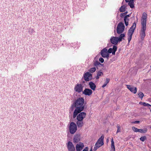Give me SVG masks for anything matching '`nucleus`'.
<instances>
[{
	"instance_id": "f257e3e1",
	"label": "nucleus",
	"mask_w": 151,
	"mask_h": 151,
	"mask_svg": "<svg viewBox=\"0 0 151 151\" xmlns=\"http://www.w3.org/2000/svg\"><path fill=\"white\" fill-rule=\"evenodd\" d=\"M84 99L82 97H80L76 100L71 105L70 109L73 111L75 108L73 113V117L75 118L78 113L83 111L84 109Z\"/></svg>"
},
{
	"instance_id": "f03ea898",
	"label": "nucleus",
	"mask_w": 151,
	"mask_h": 151,
	"mask_svg": "<svg viewBox=\"0 0 151 151\" xmlns=\"http://www.w3.org/2000/svg\"><path fill=\"white\" fill-rule=\"evenodd\" d=\"M147 18V14L145 12H144L141 19V27L139 32V34L141 38L143 40L145 36V31L146 30V23Z\"/></svg>"
},
{
	"instance_id": "7ed1b4c3",
	"label": "nucleus",
	"mask_w": 151,
	"mask_h": 151,
	"mask_svg": "<svg viewBox=\"0 0 151 151\" xmlns=\"http://www.w3.org/2000/svg\"><path fill=\"white\" fill-rule=\"evenodd\" d=\"M104 137V136L102 135L101 136V137L99 139L95 145L93 149L94 151H96L98 148L103 145Z\"/></svg>"
},
{
	"instance_id": "20e7f679",
	"label": "nucleus",
	"mask_w": 151,
	"mask_h": 151,
	"mask_svg": "<svg viewBox=\"0 0 151 151\" xmlns=\"http://www.w3.org/2000/svg\"><path fill=\"white\" fill-rule=\"evenodd\" d=\"M136 24L135 23H133L132 26L130 27L128 33V39L129 42L131 40L132 36L136 28Z\"/></svg>"
},
{
	"instance_id": "39448f33",
	"label": "nucleus",
	"mask_w": 151,
	"mask_h": 151,
	"mask_svg": "<svg viewBox=\"0 0 151 151\" xmlns=\"http://www.w3.org/2000/svg\"><path fill=\"white\" fill-rule=\"evenodd\" d=\"M77 129V126L76 124L74 122H71L70 123L69 126V131L71 134H74Z\"/></svg>"
},
{
	"instance_id": "423d86ee",
	"label": "nucleus",
	"mask_w": 151,
	"mask_h": 151,
	"mask_svg": "<svg viewBox=\"0 0 151 151\" xmlns=\"http://www.w3.org/2000/svg\"><path fill=\"white\" fill-rule=\"evenodd\" d=\"M124 26L122 22H120L118 25L116 29L117 32L118 34L122 33L124 31Z\"/></svg>"
},
{
	"instance_id": "0eeeda50",
	"label": "nucleus",
	"mask_w": 151,
	"mask_h": 151,
	"mask_svg": "<svg viewBox=\"0 0 151 151\" xmlns=\"http://www.w3.org/2000/svg\"><path fill=\"white\" fill-rule=\"evenodd\" d=\"M83 86L81 84L77 83L75 86L74 90L78 93H80L83 90Z\"/></svg>"
},
{
	"instance_id": "6e6552de",
	"label": "nucleus",
	"mask_w": 151,
	"mask_h": 151,
	"mask_svg": "<svg viewBox=\"0 0 151 151\" xmlns=\"http://www.w3.org/2000/svg\"><path fill=\"white\" fill-rule=\"evenodd\" d=\"M101 54L102 56L104 58H108L109 57V54L108 52L107 49L106 48L102 50L101 52Z\"/></svg>"
},
{
	"instance_id": "1a4fd4ad",
	"label": "nucleus",
	"mask_w": 151,
	"mask_h": 151,
	"mask_svg": "<svg viewBox=\"0 0 151 151\" xmlns=\"http://www.w3.org/2000/svg\"><path fill=\"white\" fill-rule=\"evenodd\" d=\"M83 78L86 81H89L92 78V74L88 72H87L84 74Z\"/></svg>"
},
{
	"instance_id": "9d476101",
	"label": "nucleus",
	"mask_w": 151,
	"mask_h": 151,
	"mask_svg": "<svg viewBox=\"0 0 151 151\" xmlns=\"http://www.w3.org/2000/svg\"><path fill=\"white\" fill-rule=\"evenodd\" d=\"M86 114L84 112L80 113L77 115L76 117L77 120H83V119L85 118L86 116Z\"/></svg>"
},
{
	"instance_id": "9b49d317",
	"label": "nucleus",
	"mask_w": 151,
	"mask_h": 151,
	"mask_svg": "<svg viewBox=\"0 0 151 151\" xmlns=\"http://www.w3.org/2000/svg\"><path fill=\"white\" fill-rule=\"evenodd\" d=\"M67 146L69 151H75V147L71 142L69 141L68 142Z\"/></svg>"
},
{
	"instance_id": "f8f14e48",
	"label": "nucleus",
	"mask_w": 151,
	"mask_h": 151,
	"mask_svg": "<svg viewBox=\"0 0 151 151\" xmlns=\"http://www.w3.org/2000/svg\"><path fill=\"white\" fill-rule=\"evenodd\" d=\"M127 88L132 92L135 94L137 91V88L133 86L129 85H127Z\"/></svg>"
},
{
	"instance_id": "ddd939ff",
	"label": "nucleus",
	"mask_w": 151,
	"mask_h": 151,
	"mask_svg": "<svg viewBox=\"0 0 151 151\" xmlns=\"http://www.w3.org/2000/svg\"><path fill=\"white\" fill-rule=\"evenodd\" d=\"M92 93V91L91 89L88 88H85L83 91V93L85 95L90 96Z\"/></svg>"
},
{
	"instance_id": "4468645a",
	"label": "nucleus",
	"mask_w": 151,
	"mask_h": 151,
	"mask_svg": "<svg viewBox=\"0 0 151 151\" xmlns=\"http://www.w3.org/2000/svg\"><path fill=\"white\" fill-rule=\"evenodd\" d=\"M84 145L83 143L79 142L78 144L76 146V149L77 151H81L83 148Z\"/></svg>"
},
{
	"instance_id": "2eb2a0df",
	"label": "nucleus",
	"mask_w": 151,
	"mask_h": 151,
	"mask_svg": "<svg viewBox=\"0 0 151 151\" xmlns=\"http://www.w3.org/2000/svg\"><path fill=\"white\" fill-rule=\"evenodd\" d=\"M117 47L115 45H114L112 48H110L108 50V53H112L113 55H115V52L117 50Z\"/></svg>"
},
{
	"instance_id": "dca6fc26",
	"label": "nucleus",
	"mask_w": 151,
	"mask_h": 151,
	"mask_svg": "<svg viewBox=\"0 0 151 151\" xmlns=\"http://www.w3.org/2000/svg\"><path fill=\"white\" fill-rule=\"evenodd\" d=\"M111 42L114 45L116 44L119 41L118 37H112L110 39Z\"/></svg>"
},
{
	"instance_id": "f3484780",
	"label": "nucleus",
	"mask_w": 151,
	"mask_h": 151,
	"mask_svg": "<svg viewBox=\"0 0 151 151\" xmlns=\"http://www.w3.org/2000/svg\"><path fill=\"white\" fill-rule=\"evenodd\" d=\"M80 135L79 134H76L73 139L74 142L76 143L78 142L80 140Z\"/></svg>"
},
{
	"instance_id": "a211bd4d",
	"label": "nucleus",
	"mask_w": 151,
	"mask_h": 151,
	"mask_svg": "<svg viewBox=\"0 0 151 151\" xmlns=\"http://www.w3.org/2000/svg\"><path fill=\"white\" fill-rule=\"evenodd\" d=\"M76 123L78 127H82L84 124L83 120H77Z\"/></svg>"
},
{
	"instance_id": "6ab92c4d",
	"label": "nucleus",
	"mask_w": 151,
	"mask_h": 151,
	"mask_svg": "<svg viewBox=\"0 0 151 151\" xmlns=\"http://www.w3.org/2000/svg\"><path fill=\"white\" fill-rule=\"evenodd\" d=\"M89 85L90 88L92 90L94 91L95 89L96 86L95 84L92 82H90L89 83Z\"/></svg>"
},
{
	"instance_id": "aec40b11",
	"label": "nucleus",
	"mask_w": 151,
	"mask_h": 151,
	"mask_svg": "<svg viewBox=\"0 0 151 151\" xmlns=\"http://www.w3.org/2000/svg\"><path fill=\"white\" fill-rule=\"evenodd\" d=\"M111 149L113 150L112 151H115V148L114 145V142L113 140V138L111 139Z\"/></svg>"
},
{
	"instance_id": "412c9836",
	"label": "nucleus",
	"mask_w": 151,
	"mask_h": 151,
	"mask_svg": "<svg viewBox=\"0 0 151 151\" xmlns=\"http://www.w3.org/2000/svg\"><path fill=\"white\" fill-rule=\"evenodd\" d=\"M128 4L130 6V7L131 8H133L134 7V1H129V2Z\"/></svg>"
},
{
	"instance_id": "4be33fe9",
	"label": "nucleus",
	"mask_w": 151,
	"mask_h": 151,
	"mask_svg": "<svg viewBox=\"0 0 151 151\" xmlns=\"http://www.w3.org/2000/svg\"><path fill=\"white\" fill-rule=\"evenodd\" d=\"M147 131V128H145L144 129H139L138 132H139L141 133H145Z\"/></svg>"
},
{
	"instance_id": "5701e85b",
	"label": "nucleus",
	"mask_w": 151,
	"mask_h": 151,
	"mask_svg": "<svg viewBox=\"0 0 151 151\" xmlns=\"http://www.w3.org/2000/svg\"><path fill=\"white\" fill-rule=\"evenodd\" d=\"M125 37V35L124 34H121L119 36V37H118L119 41V42L122 41L123 38Z\"/></svg>"
},
{
	"instance_id": "b1692460",
	"label": "nucleus",
	"mask_w": 151,
	"mask_h": 151,
	"mask_svg": "<svg viewBox=\"0 0 151 151\" xmlns=\"http://www.w3.org/2000/svg\"><path fill=\"white\" fill-rule=\"evenodd\" d=\"M124 20L125 25L126 26H127L128 24V18H127L126 17H124Z\"/></svg>"
},
{
	"instance_id": "393cba45",
	"label": "nucleus",
	"mask_w": 151,
	"mask_h": 151,
	"mask_svg": "<svg viewBox=\"0 0 151 151\" xmlns=\"http://www.w3.org/2000/svg\"><path fill=\"white\" fill-rule=\"evenodd\" d=\"M110 80L109 78H106V81L104 84L102 86V87L103 88L105 87L107 84L109 83V82Z\"/></svg>"
},
{
	"instance_id": "a878e982",
	"label": "nucleus",
	"mask_w": 151,
	"mask_h": 151,
	"mask_svg": "<svg viewBox=\"0 0 151 151\" xmlns=\"http://www.w3.org/2000/svg\"><path fill=\"white\" fill-rule=\"evenodd\" d=\"M126 6L125 5H123L121 7L120 9V11L121 12H123L125 11Z\"/></svg>"
},
{
	"instance_id": "bb28decb",
	"label": "nucleus",
	"mask_w": 151,
	"mask_h": 151,
	"mask_svg": "<svg viewBox=\"0 0 151 151\" xmlns=\"http://www.w3.org/2000/svg\"><path fill=\"white\" fill-rule=\"evenodd\" d=\"M139 104H140L144 106H150V104H148V103H146L145 102H139Z\"/></svg>"
},
{
	"instance_id": "cd10ccee",
	"label": "nucleus",
	"mask_w": 151,
	"mask_h": 151,
	"mask_svg": "<svg viewBox=\"0 0 151 151\" xmlns=\"http://www.w3.org/2000/svg\"><path fill=\"white\" fill-rule=\"evenodd\" d=\"M103 73L101 71L98 72L97 73V76L96 77L97 79H98L99 77L103 75Z\"/></svg>"
},
{
	"instance_id": "c85d7f7f",
	"label": "nucleus",
	"mask_w": 151,
	"mask_h": 151,
	"mask_svg": "<svg viewBox=\"0 0 151 151\" xmlns=\"http://www.w3.org/2000/svg\"><path fill=\"white\" fill-rule=\"evenodd\" d=\"M96 69L95 67H93L91 68L89 70V71L90 72L93 73L95 72L96 70Z\"/></svg>"
},
{
	"instance_id": "c756f323",
	"label": "nucleus",
	"mask_w": 151,
	"mask_h": 151,
	"mask_svg": "<svg viewBox=\"0 0 151 151\" xmlns=\"http://www.w3.org/2000/svg\"><path fill=\"white\" fill-rule=\"evenodd\" d=\"M133 130L135 132H138L139 129L135 127H132Z\"/></svg>"
},
{
	"instance_id": "7c9ffc66",
	"label": "nucleus",
	"mask_w": 151,
	"mask_h": 151,
	"mask_svg": "<svg viewBox=\"0 0 151 151\" xmlns=\"http://www.w3.org/2000/svg\"><path fill=\"white\" fill-rule=\"evenodd\" d=\"M147 139V138L146 136H144L142 137H141L140 138V139L141 141L144 142L145 140H146Z\"/></svg>"
},
{
	"instance_id": "2f4dec72",
	"label": "nucleus",
	"mask_w": 151,
	"mask_h": 151,
	"mask_svg": "<svg viewBox=\"0 0 151 151\" xmlns=\"http://www.w3.org/2000/svg\"><path fill=\"white\" fill-rule=\"evenodd\" d=\"M138 95L139 96V97H140V98H141L142 99L143 97L144 96L143 93L142 92H140L138 94Z\"/></svg>"
},
{
	"instance_id": "473e14b6",
	"label": "nucleus",
	"mask_w": 151,
	"mask_h": 151,
	"mask_svg": "<svg viewBox=\"0 0 151 151\" xmlns=\"http://www.w3.org/2000/svg\"><path fill=\"white\" fill-rule=\"evenodd\" d=\"M117 130L116 132V133H117L118 132H121V129L120 128V127L119 125H117Z\"/></svg>"
},
{
	"instance_id": "72a5a7b5",
	"label": "nucleus",
	"mask_w": 151,
	"mask_h": 151,
	"mask_svg": "<svg viewBox=\"0 0 151 151\" xmlns=\"http://www.w3.org/2000/svg\"><path fill=\"white\" fill-rule=\"evenodd\" d=\"M94 65L96 66H97L98 65H99L100 64V63L98 62V61H96L94 63Z\"/></svg>"
},
{
	"instance_id": "f704fd0d",
	"label": "nucleus",
	"mask_w": 151,
	"mask_h": 151,
	"mask_svg": "<svg viewBox=\"0 0 151 151\" xmlns=\"http://www.w3.org/2000/svg\"><path fill=\"white\" fill-rule=\"evenodd\" d=\"M99 60L101 63L104 62V59L102 58H100L99 59Z\"/></svg>"
},
{
	"instance_id": "c9c22d12",
	"label": "nucleus",
	"mask_w": 151,
	"mask_h": 151,
	"mask_svg": "<svg viewBox=\"0 0 151 151\" xmlns=\"http://www.w3.org/2000/svg\"><path fill=\"white\" fill-rule=\"evenodd\" d=\"M88 147H86L83 150V151H88Z\"/></svg>"
},
{
	"instance_id": "e433bc0d",
	"label": "nucleus",
	"mask_w": 151,
	"mask_h": 151,
	"mask_svg": "<svg viewBox=\"0 0 151 151\" xmlns=\"http://www.w3.org/2000/svg\"><path fill=\"white\" fill-rule=\"evenodd\" d=\"M124 14H125V13H121L120 15V17H123V16H125V15H124Z\"/></svg>"
},
{
	"instance_id": "4c0bfd02",
	"label": "nucleus",
	"mask_w": 151,
	"mask_h": 151,
	"mask_svg": "<svg viewBox=\"0 0 151 151\" xmlns=\"http://www.w3.org/2000/svg\"><path fill=\"white\" fill-rule=\"evenodd\" d=\"M139 122V121H135L133 122V123L135 124V123H138Z\"/></svg>"
},
{
	"instance_id": "58836bf2",
	"label": "nucleus",
	"mask_w": 151,
	"mask_h": 151,
	"mask_svg": "<svg viewBox=\"0 0 151 151\" xmlns=\"http://www.w3.org/2000/svg\"><path fill=\"white\" fill-rule=\"evenodd\" d=\"M125 17H126L127 18H128L129 17V15H127L126 16H125Z\"/></svg>"
},
{
	"instance_id": "ea45409f",
	"label": "nucleus",
	"mask_w": 151,
	"mask_h": 151,
	"mask_svg": "<svg viewBox=\"0 0 151 151\" xmlns=\"http://www.w3.org/2000/svg\"><path fill=\"white\" fill-rule=\"evenodd\" d=\"M124 13H125L124 14V15H125H125L127 13V12H126Z\"/></svg>"
},
{
	"instance_id": "a19ab883",
	"label": "nucleus",
	"mask_w": 151,
	"mask_h": 151,
	"mask_svg": "<svg viewBox=\"0 0 151 151\" xmlns=\"http://www.w3.org/2000/svg\"><path fill=\"white\" fill-rule=\"evenodd\" d=\"M32 31H34V30H33V29H32Z\"/></svg>"
},
{
	"instance_id": "79ce46f5",
	"label": "nucleus",
	"mask_w": 151,
	"mask_h": 151,
	"mask_svg": "<svg viewBox=\"0 0 151 151\" xmlns=\"http://www.w3.org/2000/svg\"><path fill=\"white\" fill-rule=\"evenodd\" d=\"M90 151H92V149H91Z\"/></svg>"
},
{
	"instance_id": "37998d69",
	"label": "nucleus",
	"mask_w": 151,
	"mask_h": 151,
	"mask_svg": "<svg viewBox=\"0 0 151 151\" xmlns=\"http://www.w3.org/2000/svg\"><path fill=\"white\" fill-rule=\"evenodd\" d=\"M150 106H151V105H150Z\"/></svg>"
},
{
	"instance_id": "c03bdc74",
	"label": "nucleus",
	"mask_w": 151,
	"mask_h": 151,
	"mask_svg": "<svg viewBox=\"0 0 151 151\" xmlns=\"http://www.w3.org/2000/svg\"><path fill=\"white\" fill-rule=\"evenodd\" d=\"M150 68H151V66H150Z\"/></svg>"
},
{
	"instance_id": "a18cd8bd",
	"label": "nucleus",
	"mask_w": 151,
	"mask_h": 151,
	"mask_svg": "<svg viewBox=\"0 0 151 151\" xmlns=\"http://www.w3.org/2000/svg\"><path fill=\"white\" fill-rule=\"evenodd\" d=\"M150 111L151 112V110H150Z\"/></svg>"
},
{
	"instance_id": "49530a36",
	"label": "nucleus",
	"mask_w": 151,
	"mask_h": 151,
	"mask_svg": "<svg viewBox=\"0 0 151 151\" xmlns=\"http://www.w3.org/2000/svg\"><path fill=\"white\" fill-rule=\"evenodd\" d=\"M150 128H151V127H150Z\"/></svg>"
}]
</instances>
